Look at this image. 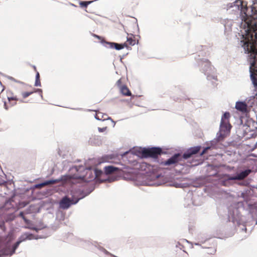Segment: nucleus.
Listing matches in <instances>:
<instances>
[{
  "label": "nucleus",
  "mask_w": 257,
  "mask_h": 257,
  "mask_svg": "<svg viewBox=\"0 0 257 257\" xmlns=\"http://www.w3.org/2000/svg\"><path fill=\"white\" fill-rule=\"evenodd\" d=\"M7 184V182L3 179L2 177L0 176V185L1 186H5Z\"/></svg>",
  "instance_id": "22"
},
{
  "label": "nucleus",
  "mask_w": 257,
  "mask_h": 257,
  "mask_svg": "<svg viewBox=\"0 0 257 257\" xmlns=\"http://www.w3.org/2000/svg\"><path fill=\"white\" fill-rule=\"evenodd\" d=\"M102 161H103V162H104V157H103L102 158Z\"/></svg>",
  "instance_id": "28"
},
{
  "label": "nucleus",
  "mask_w": 257,
  "mask_h": 257,
  "mask_svg": "<svg viewBox=\"0 0 257 257\" xmlns=\"http://www.w3.org/2000/svg\"><path fill=\"white\" fill-rule=\"evenodd\" d=\"M116 86L120 89L121 87L124 86V85L122 84V79L120 78L118 80L116 83Z\"/></svg>",
  "instance_id": "21"
},
{
  "label": "nucleus",
  "mask_w": 257,
  "mask_h": 257,
  "mask_svg": "<svg viewBox=\"0 0 257 257\" xmlns=\"http://www.w3.org/2000/svg\"><path fill=\"white\" fill-rule=\"evenodd\" d=\"M235 108L242 113L247 112V105L244 102L237 101L235 104Z\"/></svg>",
  "instance_id": "11"
},
{
  "label": "nucleus",
  "mask_w": 257,
  "mask_h": 257,
  "mask_svg": "<svg viewBox=\"0 0 257 257\" xmlns=\"http://www.w3.org/2000/svg\"><path fill=\"white\" fill-rule=\"evenodd\" d=\"M30 88L28 85L22 83V87L20 89V93L22 96V99L19 98L16 96H8V99L12 103V105L16 104L17 101L24 102V101L23 99H25L33 94L34 91L30 90Z\"/></svg>",
  "instance_id": "3"
},
{
  "label": "nucleus",
  "mask_w": 257,
  "mask_h": 257,
  "mask_svg": "<svg viewBox=\"0 0 257 257\" xmlns=\"http://www.w3.org/2000/svg\"><path fill=\"white\" fill-rule=\"evenodd\" d=\"M99 129L100 131H102V129H101V128H99Z\"/></svg>",
  "instance_id": "30"
},
{
  "label": "nucleus",
  "mask_w": 257,
  "mask_h": 257,
  "mask_svg": "<svg viewBox=\"0 0 257 257\" xmlns=\"http://www.w3.org/2000/svg\"><path fill=\"white\" fill-rule=\"evenodd\" d=\"M79 199L74 201L68 198L67 197H64L60 202V207L64 209L68 208L71 204H76L78 201Z\"/></svg>",
  "instance_id": "7"
},
{
  "label": "nucleus",
  "mask_w": 257,
  "mask_h": 257,
  "mask_svg": "<svg viewBox=\"0 0 257 257\" xmlns=\"http://www.w3.org/2000/svg\"><path fill=\"white\" fill-rule=\"evenodd\" d=\"M107 44L109 45L110 47L114 48L115 49L118 50H121L125 47L124 43L123 44H119L115 43L109 42Z\"/></svg>",
  "instance_id": "16"
},
{
  "label": "nucleus",
  "mask_w": 257,
  "mask_h": 257,
  "mask_svg": "<svg viewBox=\"0 0 257 257\" xmlns=\"http://www.w3.org/2000/svg\"><path fill=\"white\" fill-rule=\"evenodd\" d=\"M33 68H34V69L35 72H38L37 70V68H36L35 66H33Z\"/></svg>",
  "instance_id": "26"
},
{
  "label": "nucleus",
  "mask_w": 257,
  "mask_h": 257,
  "mask_svg": "<svg viewBox=\"0 0 257 257\" xmlns=\"http://www.w3.org/2000/svg\"><path fill=\"white\" fill-rule=\"evenodd\" d=\"M119 90L121 93L124 96H130L132 95L131 91L126 85H124V86L121 87Z\"/></svg>",
  "instance_id": "14"
},
{
  "label": "nucleus",
  "mask_w": 257,
  "mask_h": 257,
  "mask_svg": "<svg viewBox=\"0 0 257 257\" xmlns=\"http://www.w3.org/2000/svg\"><path fill=\"white\" fill-rule=\"evenodd\" d=\"M183 158V156L180 154H176L166 161L164 162L163 164L166 166L175 165L181 161Z\"/></svg>",
  "instance_id": "6"
},
{
  "label": "nucleus",
  "mask_w": 257,
  "mask_h": 257,
  "mask_svg": "<svg viewBox=\"0 0 257 257\" xmlns=\"http://www.w3.org/2000/svg\"><path fill=\"white\" fill-rule=\"evenodd\" d=\"M4 106H5V108L6 109H8V107L7 105V103L6 102H4Z\"/></svg>",
  "instance_id": "25"
},
{
  "label": "nucleus",
  "mask_w": 257,
  "mask_h": 257,
  "mask_svg": "<svg viewBox=\"0 0 257 257\" xmlns=\"http://www.w3.org/2000/svg\"><path fill=\"white\" fill-rule=\"evenodd\" d=\"M95 117L97 119L102 121L109 118L108 116L106 114L103 113L100 111H96Z\"/></svg>",
  "instance_id": "13"
},
{
  "label": "nucleus",
  "mask_w": 257,
  "mask_h": 257,
  "mask_svg": "<svg viewBox=\"0 0 257 257\" xmlns=\"http://www.w3.org/2000/svg\"><path fill=\"white\" fill-rule=\"evenodd\" d=\"M35 85L36 86H41V82H40V74L38 72H37L36 75V81H35Z\"/></svg>",
  "instance_id": "20"
},
{
  "label": "nucleus",
  "mask_w": 257,
  "mask_h": 257,
  "mask_svg": "<svg viewBox=\"0 0 257 257\" xmlns=\"http://www.w3.org/2000/svg\"><path fill=\"white\" fill-rule=\"evenodd\" d=\"M210 149V147H206L205 149H203L202 152L200 153V156L203 155L204 154L206 153L208 150Z\"/></svg>",
  "instance_id": "24"
},
{
  "label": "nucleus",
  "mask_w": 257,
  "mask_h": 257,
  "mask_svg": "<svg viewBox=\"0 0 257 257\" xmlns=\"http://www.w3.org/2000/svg\"><path fill=\"white\" fill-rule=\"evenodd\" d=\"M251 172L250 169L246 170L238 174L236 176L229 177L228 179L229 180H241L246 178Z\"/></svg>",
  "instance_id": "8"
},
{
  "label": "nucleus",
  "mask_w": 257,
  "mask_h": 257,
  "mask_svg": "<svg viewBox=\"0 0 257 257\" xmlns=\"http://www.w3.org/2000/svg\"><path fill=\"white\" fill-rule=\"evenodd\" d=\"M94 36L96 37V38H97L99 39H101V37L100 36H97L96 35H94Z\"/></svg>",
  "instance_id": "27"
},
{
  "label": "nucleus",
  "mask_w": 257,
  "mask_h": 257,
  "mask_svg": "<svg viewBox=\"0 0 257 257\" xmlns=\"http://www.w3.org/2000/svg\"><path fill=\"white\" fill-rule=\"evenodd\" d=\"M243 11L242 17L247 26L253 31L257 30V3L254 2L249 9L246 8Z\"/></svg>",
  "instance_id": "2"
},
{
  "label": "nucleus",
  "mask_w": 257,
  "mask_h": 257,
  "mask_svg": "<svg viewBox=\"0 0 257 257\" xmlns=\"http://www.w3.org/2000/svg\"><path fill=\"white\" fill-rule=\"evenodd\" d=\"M19 215L25 220V222L27 223L28 222V220L25 218L23 212H21Z\"/></svg>",
  "instance_id": "23"
},
{
  "label": "nucleus",
  "mask_w": 257,
  "mask_h": 257,
  "mask_svg": "<svg viewBox=\"0 0 257 257\" xmlns=\"http://www.w3.org/2000/svg\"><path fill=\"white\" fill-rule=\"evenodd\" d=\"M118 170V168L111 166H107L104 168L105 173L107 175L112 174Z\"/></svg>",
  "instance_id": "15"
},
{
  "label": "nucleus",
  "mask_w": 257,
  "mask_h": 257,
  "mask_svg": "<svg viewBox=\"0 0 257 257\" xmlns=\"http://www.w3.org/2000/svg\"><path fill=\"white\" fill-rule=\"evenodd\" d=\"M231 125L230 123L220 122V138H225L230 133Z\"/></svg>",
  "instance_id": "5"
},
{
  "label": "nucleus",
  "mask_w": 257,
  "mask_h": 257,
  "mask_svg": "<svg viewBox=\"0 0 257 257\" xmlns=\"http://www.w3.org/2000/svg\"><path fill=\"white\" fill-rule=\"evenodd\" d=\"M136 44V40L135 37L133 34L127 35V40L124 43V46L128 48L131 46H134Z\"/></svg>",
  "instance_id": "12"
},
{
  "label": "nucleus",
  "mask_w": 257,
  "mask_h": 257,
  "mask_svg": "<svg viewBox=\"0 0 257 257\" xmlns=\"http://www.w3.org/2000/svg\"><path fill=\"white\" fill-rule=\"evenodd\" d=\"M143 158H152L157 159L162 153V150L160 148L153 147L143 148L139 151Z\"/></svg>",
  "instance_id": "4"
},
{
  "label": "nucleus",
  "mask_w": 257,
  "mask_h": 257,
  "mask_svg": "<svg viewBox=\"0 0 257 257\" xmlns=\"http://www.w3.org/2000/svg\"><path fill=\"white\" fill-rule=\"evenodd\" d=\"M21 240L17 241L14 245L13 248L14 251L19 246L20 243L26 239H32L33 238V235L31 233H25L21 237Z\"/></svg>",
  "instance_id": "10"
},
{
  "label": "nucleus",
  "mask_w": 257,
  "mask_h": 257,
  "mask_svg": "<svg viewBox=\"0 0 257 257\" xmlns=\"http://www.w3.org/2000/svg\"><path fill=\"white\" fill-rule=\"evenodd\" d=\"M201 149L200 146H196L190 148L187 152L183 155V159H187L190 158L193 155L196 154L199 152Z\"/></svg>",
  "instance_id": "9"
},
{
  "label": "nucleus",
  "mask_w": 257,
  "mask_h": 257,
  "mask_svg": "<svg viewBox=\"0 0 257 257\" xmlns=\"http://www.w3.org/2000/svg\"><path fill=\"white\" fill-rule=\"evenodd\" d=\"M247 26L244 49L250 53L253 60L250 61V77L256 93L253 97L254 102L257 104V30L253 31Z\"/></svg>",
  "instance_id": "1"
},
{
  "label": "nucleus",
  "mask_w": 257,
  "mask_h": 257,
  "mask_svg": "<svg viewBox=\"0 0 257 257\" xmlns=\"http://www.w3.org/2000/svg\"><path fill=\"white\" fill-rule=\"evenodd\" d=\"M230 115L229 112H225L222 115L221 119V122L229 123Z\"/></svg>",
  "instance_id": "17"
},
{
  "label": "nucleus",
  "mask_w": 257,
  "mask_h": 257,
  "mask_svg": "<svg viewBox=\"0 0 257 257\" xmlns=\"http://www.w3.org/2000/svg\"><path fill=\"white\" fill-rule=\"evenodd\" d=\"M92 2L93 1H81L79 2V5L82 8H87L88 5Z\"/></svg>",
  "instance_id": "19"
},
{
  "label": "nucleus",
  "mask_w": 257,
  "mask_h": 257,
  "mask_svg": "<svg viewBox=\"0 0 257 257\" xmlns=\"http://www.w3.org/2000/svg\"><path fill=\"white\" fill-rule=\"evenodd\" d=\"M99 129L100 131H102V129H101V128H99Z\"/></svg>",
  "instance_id": "29"
},
{
  "label": "nucleus",
  "mask_w": 257,
  "mask_h": 257,
  "mask_svg": "<svg viewBox=\"0 0 257 257\" xmlns=\"http://www.w3.org/2000/svg\"><path fill=\"white\" fill-rule=\"evenodd\" d=\"M56 182H57L56 180H48V181H46L44 182H43L41 184L37 185V187L41 188L42 187H44V186H45L47 185L54 184L56 183Z\"/></svg>",
  "instance_id": "18"
}]
</instances>
